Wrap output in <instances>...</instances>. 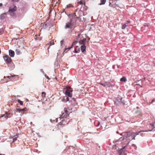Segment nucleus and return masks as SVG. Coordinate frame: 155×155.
Masks as SVG:
<instances>
[{
    "mask_svg": "<svg viewBox=\"0 0 155 155\" xmlns=\"http://www.w3.org/2000/svg\"><path fill=\"white\" fill-rule=\"evenodd\" d=\"M74 14L70 15L69 19L66 22L64 27V29L69 30L74 27L75 24L76 18H78L76 17Z\"/></svg>",
    "mask_w": 155,
    "mask_h": 155,
    "instance_id": "f257e3e1",
    "label": "nucleus"
},
{
    "mask_svg": "<svg viewBox=\"0 0 155 155\" xmlns=\"http://www.w3.org/2000/svg\"><path fill=\"white\" fill-rule=\"evenodd\" d=\"M130 131H129L128 132H127L122 133L120 135L122 136H123L124 137H120L118 140H117V141L115 140V142L117 143L118 142H120V143H122V141L124 140L127 138H128V139L129 140V138H130ZM129 141H129L127 140V143H126V146L128 144Z\"/></svg>",
    "mask_w": 155,
    "mask_h": 155,
    "instance_id": "f03ea898",
    "label": "nucleus"
},
{
    "mask_svg": "<svg viewBox=\"0 0 155 155\" xmlns=\"http://www.w3.org/2000/svg\"><path fill=\"white\" fill-rule=\"evenodd\" d=\"M61 100L64 102H67L68 101L69 103H71V104L74 106L77 104L75 99L74 97H62Z\"/></svg>",
    "mask_w": 155,
    "mask_h": 155,
    "instance_id": "7ed1b4c3",
    "label": "nucleus"
},
{
    "mask_svg": "<svg viewBox=\"0 0 155 155\" xmlns=\"http://www.w3.org/2000/svg\"><path fill=\"white\" fill-rule=\"evenodd\" d=\"M77 40L79 41V44L81 45H85L86 42V39L84 38L82 35H78Z\"/></svg>",
    "mask_w": 155,
    "mask_h": 155,
    "instance_id": "20e7f679",
    "label": "nucleus"
},
{
    "mask_svg": "<svg viewBox=\"0 0 155 155\" xmlns=\"http://www.w3.org/2000/svg\"><path fill=\"white\" fill-rule=\"evenodd\" d=\"M68 110H69L68 108H64V112L62 113L60 117V120L63 119L64 118H67L69 117L70 113L68 111Z\"/></svg>",
    "mask_w": 155,
    "mask_h": 155,
    "instance_id": "39448f33",
    "label": "nucleus"
},
{
    "mask_svg": "<svg viewBox=\"0 0 155 155\" xmlns=\"http://www.w3.org/2000/svg\"><path fill=\"white\" fill-rule=\"evenodd\" d=\"M64 89L65 90V94L66 96L68 97H72V89L70 87H68L67 88H64Z\"/></svg>",
    "mask_w": 155,
    "mask_h": 155,
    "instance_id": "423d86ee",
    "label": "nucleus"
},
{
    "mask_svg": "<svg viewBox=\"0 0 155 155\" xmlns=\"http://www.w3.org/2000/svg\"><path fill=\"white\" fill-rule=\"evenodd\" d=\"M114 103L117 104H118L119 103L125 104L124 100L123 97H116Z\"/></svg>",
    "mask_w": 155,
    "mask_h": 155,
    "instance_id": "0eeeda50",
    "label": "nucleus"
},
{
    "mask_svg": "<svg viewBox=\"0 0 155 155\" xmlns=\"http://www.w3.org/2000/svg\"><path fill=\"white\" fill-rule=\"evenodd\" d=\"M141 131H140L138 132H137L136 133L132 132L131 131L130 137V138H129V141H130L133 139L135 140V137L136 135H138L139 133H140Z\"/></svg>",
    "mask_w": 155,
    "mask_h": 155,
    "instance_id": "6e6552de",
    "label": "nucleus"
},
{
    "mask_svg": "<svg viewBox=\"0 0 155 155\" xmlns=\"http://www.w3.org/2000/svg\"><path fill=\"white\" fill-rule=\"evenodd\" d=\"M3 58L6 63H8L11 62L12 61L11 59L8 55L4 56Z\"/></svg>",
    "mask_w": 155,
    "mask_h": 155,
    "instance_id": "1a4fd4ad",
    "label": "nucleus"
},
{
    "mask_svg": "<svg viewBox=\"0 0 155 155\" xmlns=\"http://www.w3.org/2000/svg\"><path fill=\"white\" fill-rule=\"evenodd\" d=\"M16 10V7L15 6H13V7H11L8 10L10 12H13L15 11Z\"/></svg>",
    "mask_w": 155,
    "mask_h": 155,
    "instance_id": "9d476101",
    "label": "nucleus"
},
{
    "mask_svg": "<svg viewBox=\"0 0 155 155\" xmlns=\"http://www.w3.org/2000/svg\"><path fill=\"white\" fill-rule=\"evenodd\" d=\"M101 84L104 87H110V86L112 85L109 82H106L104 84Z\"/></svg>",
    "mask_w": 155,
    "mask_h": 155,
    "instance_id": "9b49d317",
    "label": "nucleus"
},
{
    "mask_svg": "<svg viewBox=\"0 0 155 155\" xmlns=\"http://www.w3.org/2000/svg\"><path fill=\"white\" fill-rule=\"evenodd\" d=\"M81 48L82 52L84 53L85 52L86 46L85 45H81Z\"/></svg>",
    "mask_w": 155,
    "mask_h": 155,
    "instance_id": "f8f14e48",
    "label": "nucleus"
},
{
    "mask_svg": "<svg viewBox=\"0 0 155 155\" xmlns=\"http://www.w3.org/2000/svg\"><path fill=\"white\" fill-rule=\"evenodd\" d=\"M18 137V136L17 135H16L15 136H14L13 137H10V139H12L13 140L12 141V143H13L16 140H17V138Z\"/></svg>",
    "mask_w": 155,
    "mask_h": 155,
    "instance_id": "ddd939ff",
    "label": "nucleus"
},
{
    "mask_svg": "<svg viewBox=\"0 0 155 155\" xmlns=\"http://www.w3.org/2000/svg\"><path fill=\"white\" fill-rule=\"evenodd\" d=\"M9 55L11 57H13L14 56L15 53L13 51L11 50H9Z\"/></svg>",
    "mask_w": 155,
    "mask_h": 155,
    "instance_id": "4468645a",
    "label": "nucleus"
},
{
    "mask_svg": "<svg viewBox=\"0 0 155 155\" xmlns=\"http://www.w3.org/2000/svg\"><path fill=\"white\" fill-rule=\"evenodd\" d=\"M9 114H8L7 113H6L5 114L2 115V117H4L6 118V119H7L8 117H8V116Z\"/></svg>",
    "mask_w": 155,
    "mask_h": 155,
    "instance_id": "2eb2a0df",
    "label": "nucleus"
},
{
    "mask_svg": "<svg viewBox=\"0 0 155 155\" xmlns=\"http://www.w3.org/2000/svg\"><path fill=\"white\" fill-rule=\"evenodd\" d=\"M72 45L70 47H68L67 48H66L64 51V52H65V53H66L67 52V51H68L71 48H72Z\"/></svg>",
    "mask_w": 155,
    "mask_h": 155,
    "instance_id": "dca6fc26",
    "label": "nucleus"
},
{
    "mask_svg": "<svg viewBox=\"0 0 155 155\" xmlns=\"http://www.w3.org/2000/svg\"><path fill=\"white\" fill-rule=\"evenodd\" d=\"M101 2L99 4L100 5H104L105 4L106 2V0H101Z\"/></svg>",
    "mask_w": 155,
    "mask_h": 155,
    "instance_id": "f3484780",
    "label": "nucleus"
},
{
    "mask_svg": "<svg viewBox=\"0 0 155 155\" xmlns=\"http://www.w3.org/2000/svg\"><path fill=\"white\" fill-rule=\"evenodd\" d=\"M127 81V79L125 77H123L120 79V81L121 82H125Z\"/></svg>",
    "mask_w": 155,
    "mask_h": 155,
    "instance_id": "a211bd4d",
    "label": "nucleus"
},
{
    "mask_svg": "<svg viewBox=\"0 0 155 155\" xmlns=\"http://www.w3.org/2000/svg\"><path fill=\"white\" fill-rule=\"evenodd\" d=\"M5 14L4 13V14H2L1 15V19H3L5 18Z\"/></svg>",
    "mask_w": 155,
    "mask_h": 155,
    "instance_id": "6ab92c4d",
    "label": "nucleus"
},
{
    "mask_svg": "<svg viewBox=\"0 0 155 155\" xmlns=\"http://www.w3.org/2000/svg\"><path fill=\"white\" fill-rule=\"evenodd\" d=\"M15 52L17 55H19L21 54V52L19 49H16Z\"/></svg>",
    "mask_w": 155,
    "mask_h": 155,
    "instance_id": "aec40b11",
    "label": "nucleus"
},
{
    "mask_svg": "<svg viewBox=\"0 0 155 155\" xmlns=\"http://www.w3.org/2000/svg\"><path fill=\"white\" fill-rule=\"evenodd\" d=\"M62 121V122H60L59 123V125L61 126L62 125H64V124H63V119L61 120Z\"/></svg>",
    "mask_w": 155,
    "mask_h": 155,
    "instance_id": "412c9836",
    "label": "nucleus"
},
{
    "mask_svg": "<svg viewBox=\"0 0 155 155\" xmlns=\"http://www.w3.org/2000/svg\"><path fill=\"white\" fill-rule=\"evenodd\" d=\"M17 101H18V102L21 105H23V101H21V100H20L19 99H18Z\"/></svg>",
    "mask_w": 155,
    "mask_h": 155,
    "instance_id": "4be33fe9",
    "label": "nucleus"
},
{
    "mask_svg": "<svg viewBox=\"0 0 155 155\" xmlns=\"http://www.w3.org/2000/svg\"><path fill=\"white\" fill-rule=\"evenodd\" d=\"M54 42L53 41H51L50 43V46H49V48H48V49H49L50 46H51V45H54Z\"/></svg>",
    "mask_w": 155,
    "mask_h": 155,
    "instance_id": "5701e85b",
    "label": "nucleus"
},
{
    "mask_svg": "<svg viewBox=\"0 0 155 155\" xmlns=\"http://www.w3.org/2000/svg\"><path fill=\"white\" fill-rule=\"evenodd\" d=\"M126 27H127V25H126V24H124L122 25V28L123 29H124Z\"/></svg>",
    "mask_w": 155,
    "mask_h": 155,
    "instance_id": "b1692460",
    "label": "nucleus"
},
{
    "mask_svg": "<svg viewBox=\"0 0 155 155\" xmlns=\"http://www.w3.org/2000/svg\"><path fill=\"white\" fill-rule=\"evenodd\" d=\"M42 97H45V92H42Z\"/></svg>",
    "mask_w": 155,
    "mask_h": 155,
    "instance_id": "393cba45",
    "label": "nucleus"
},
{
    "mask_svg": "<svg viewBox=\"0 0 155 155\" xmlns=\"http://www.w3.org/2000/svg\"><path fill=\"white\" fill-rule=\"evenodd\" d=\"M45 77L47 78L48 79V80H50V78H49V77L47 76V75H45Z\"/></svg>",
    "mask_w": 155,
    "mask_h": 155,
    "instance_id": "a878e982",
    "label": "nucleus"
},
{
    "mask_svg": "<svg viewBox=\"0 0 155 155\" xmlns=\"http://www.w3.org/2000/svg\"><path fill=\"white\" fill-rule=\"evenodd\" d=\"M63 42H64V41L63 40H61L60 41V43H61V46L63 44Z\"/></svg>",
    "mask_w": 155,
    "mask_h": 155,
    "instance_id": "bb28decb",
    "label": "nucleus"
},
{
    "mask_svg": "<svg viewBox=\"0 0 155 155\" xmlns=\"http://www.w3.org/2000/svg\"><path fill=\"white\" fill-rule=\"evenodd\" d=\"M139 115H138V117H140L141 116H142V114L140 113H139Z\"/></svg>",
    "mask_w": 155,
    "mask_h": 155,
    "instance_id": "cd10ccee",
    "label": "nucleus"
},
{
    "mask_svg": "<svg viewBox=\"0 0 155 155\" xmlns=\"http://www.w3.org/2000/svg\"><path fill=\"white\" fill-rule=\"evenodd\" d=\"M26 109V108H24V109H21V112H23L24 111L25 109Z\"/></svg>",
    "mask_w": 155,
    "mask_h": 155,
    "instance_id": "c85d7f7f",
    "label": "nucleus"
},
{
    "mask_svg": "<svg viewBox=\"0 0 155 155\" xmlns=\"http://www.w3.org/2000/svg\"><path fill=\"white\" fill-rule=\"evenodd\" d=\"M17 110L18 111H20L21 112V109H17Z\"/></svg>",
    "mask_w": 155,
    "mask_h": 155,
    "instance_id": "c756f323",
    "label": "nucleus"
},
{
    "mask_svg": "<svg viewBox=\"0 0 155 155\" xmlns=\"http://www.w3.org/2000/svg\"><path fill=\"white\" fill-rule=\"evenodd\" d=\"M7 78H11V76H8L6 77Z\"/></svg>",
    "mask_w": 155,
    "mask_h": 155,
    "instance_id": "7c9ffc66",
    "label": "nucleus"
},
{
    "mask_svg": "<svg viewBox=\"0 0 155 155\" xmlns=\"http://www.w3.org/2000/svg\"><path fill=\"white\" fill-rule=\"evenodd\" d=\"M15 76H16V75H12L11 76V77H15Z\"/></svg>",
    "mask_w": 155,
    "mask_h": 155,
    "instance_id": "2f4dec72",
    "label": "nucleus"
},
{
    "mask_svg": "<svg viewBox=\"0 0 155 155\" xmlns=\"http://www.w3.org/2000/svg\"><path fill=\"white\" fill-rule=\"evenodd\" d=\"M19 0H13V1L15 2H18L19 1Z\"/></svg>",
    "mask_w": 155,
    "mask_h": 155,
    "instance_id": "473e14b6",
    "label": "nucleus"
},
{
    "mask_svg": "<svg viewBox=\"0 0 155 155\" xmlns=\"http://www.w3.org/2000/svg\"><path fill=\"white\" fill-rule=\"evenodd\" d=\"M2 3H0V7H2Z\"/></svg>",
    "mask_w": 155,
    "mask_h": 155,
    "instance_id": "72a5a7b5",
    "label": "nucleus"
},
{
    "mask_svg": "<svg viewBox=\"0 0 155 155\" xmlns=\"http://www.w3.org/2000/svg\"><path fill=\"white\" fill-rule=\"evenodd\" d=\"M132 146H133L134 147H135V146H136V145H135V144H132Z\"/></svg>",
    "mask_w": 155,
    "mask_h": 155,
    "instance_id": "f704fd0d",
    "label": "nucleus"
},
{
    "mask_svg": "<svg viewBox=\"0 0 155 155\" xmlns=\"http://www.w3.org/2000/svg\"><path fill=\"white\" fill-rule=\"evenodd\" d=\"M130 22L129 21H127V23H130Z\"/></svg>",
    "mask_w": 155,
    "mask_h": 155,
    "instance_id": "c9c22d12",
    "label": "nucleus"
},
{
    "mask_svg": "<svg viewBox=\"0 0 155 155\" xmlns=\"http://www.w3.org/2000/svg\"><path fill=\"white\" fill-rule=\"evenodd\" d=\"M137 85H139V86H140V87H142V86L140 85L139 84H137Z\"/></svg>",
    "mask_w": 155,
    "mask_h": 155,
    "instance_id": "e433bc0d",
    "label": "nucleus"
},
{
    "mask_svg": "<svg viewBox=\"0 0 155 155\" xmlns=\"http://www.w3.org/2000/svg\"><path fill=\"white\" fill-rule=\"evenodd\" d=\"M153 130V129H152V130H149V131H152Z\"/></svg>",
    "mask_w": 155,
    "mask_h": 155,
    "instance_id": "4c0bfd02",
    "label": "nucleus"
},
{
    "mask_svg": "<svg viewBox=\"0 0 155 155\" xmlns=\"http://www.w3.org/2000/svg\"><path fill=\"white\" fill-rule=\"evenodd\" d=\"M35 40H36L37 39V38H35Z\"/></svg>",
    "mask_w": 155,
    "mask_h": 155,
    "instance_id": "58836bf2",
    "label": "nucleus"
},
{
    "mask_svg": "<svg viewBox=\"0 0 155 155\" xmlns=\"http://www.w3.org/2000/svg\"><path fill=\"white\" fill-rule=\"evenodd\" d=\"M151 125L152 126H153L154 125V124H152Z\"/></svg>",
    "mask_w": 155,
    "mask_h": 155,
    "instance_id": "ea45409f",
    "label": "nucleus"
},
{
    "mask_svg": "<svg viewBox=\"0 0 155 155\" xmlns=\"http://www.w3.org/2000/svg\"><path fill=\"white\" fill-rule=\"evenodd\" d=\"M68 5H67V8H68Z\"/></svg>",
    "mask_w": 155,
    "mask_h": 155,
    "instance_id": "a19ab883",
    "label": "nucleus"
},
{
    "mask_svg": "<svg viewBox=\"0 0 155 155\" xmlns=\"http://www.w3.org/2000/svg\"><path fill=\"white\" fill-rule=\"evenodd\" d=\"M5 78V77H4V78Z\"/></svg>",
    "mask_w": 155,
    "mask_h": 155,
    "instance_id": "79ce46f5",
    "label": "nucleus"
},
{
    "mask_svg": "<svg viewBox=\"0 0 155 155\" xmlns=\"http://www.w3.org/2000/svg\"><path fill=\"white\" fill-rule=\"evenodd\" d=\"M140 81L138 80L137 81Z\"/></svg>",
    "mask_w": 155,
    "mask_h": 155,
    "instance_id": "37998d69",
    "label": "nucleus"
},
{
    "mask_svg": "<svg viewBox=\"0 0 155 155\" xmlns=\"http://www.w3.org/2000/svg\"><path fill=\"white\" fill-rule=\"evenodd\" d=\"M0 155H2V154H0Z\"/></svg>",
    "mask_w": 155,
    "mask_h": 155,
    "instance_id": "c03bdc74",
    "label": "nucleus"
}]
</instances>
